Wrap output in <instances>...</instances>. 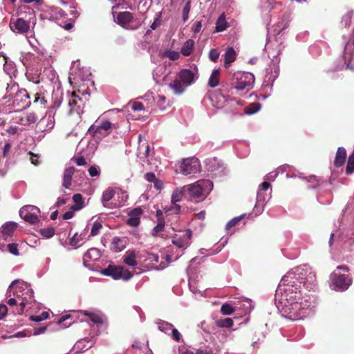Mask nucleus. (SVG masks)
<instances>
[{"mask_svg":"<svg viewBox=\"0 0 354 354\" xmlns=\"http://www.w3.org/2000/svg\"><path fill=\"white\" fill-rule=\"evenodd\" d=\"M16 289H17V288H16ZM13 295L15 296V298H10L8 301H7V304L10 306V307H12L14 308L15 306H17V304H18L20 301H21V299H23L24 298H22L19 294H18V291L17 290H15L13 291L12 292Z\"/></svg>","mask_w":354,"mask_h":354,"instance_id":"obj_32","label":"nucleus"},{"mask_svg":"<svg viewBox=\"0 0 354 354\" xmlns=\"http://www.w3.org/2000/svg\"><path fill=\"white\" fill-rule=\"evenodd\" d=\"M149 152V145H146L144 147V151H142V146L138 148V156L140 159H144L148 157Z\"/></svg>","mask_w":354,"mask_h":354,"instance_id":"obj_45","label":"nucleus"},{"mask_svg":"<svg viewBox=\"0 0 354 354\" xmlns=\"http://www.w3.org/2000/svg\"><path fill=\"white\" fill-rule=\"evenodd\" d=\"M143 210L141 207H138L131 210L129 213V218L127 220V223L131 227H137L140 223V216L142 214Z\"/></svg>","mask_w":354,"mask_h":354,"instance_id":"obj_13","label":"nucleus"},{"mask_svg":"<svg viewBox=\"0 0 354 354\" xmlns=\"http://www.w3.org/2000/svg\"><path fill=\"white\" fill-rule=\"evenodd\" d=\"M163 212H173L174 214H178L180 212V207L179 205H171L170 206H165L163 207Z\"/></svg>","mask_w":354,"mask_h":354,"instance_id":"obj_47","label":"nucleus"},{"mask_svg":"<svg viewBox=\"0 0 354 354\" xmlns=\"http://www.w3.org/2000/svg\"><path fill=\"white\" fill-rule=\"evenodd\" d=\"M132 109L133 111H142L144 110V105L142 102H134L132 104Z\"/></svg>","mask_w":354,"mask_h":354,"instance_id":"obj_52","label":"nucleus"},{"mask_svg":"<svg viewBox=\"0 0 354 354\" xmlns=\"http://www.w3.org/2000/svg\"><path fill=\"white\" fill-rule=\"evenodd\" d=\"M100 250L97 248H90L88 251L84 254V259L86 260H97L100 258Z\"/></svg>","mask_w":354,"mask_h":354,"instance_id":"obj_27","label":"nucleus"},{"mask_svg":"<svg viewBox=\"0 0 354 354\" xmlns=\"http://www.w3.org/2000/svg\"><path fill=\"white\" fill-rule=\"evenodd\" d=\"M352 17L353 12H347L342 17V24H343L345 27L350 26V25L351 24Z\"/></svg>","mask_w":354,"mask_h":354,"instance_id":"obj_39","label":"nucleus"},{"mask_svg":"<svg viewBox=\"0 0 354 354\" xmlns=\"http://www.w3.org/2000/svg\"><path fill=\"white\" fill-rule=\"evenodd\" d=\"M354 171V151L349 155L346 172L347 174H352Z\"/></svg>","mask_w":354,"mask_h":354,"instance_id":"obj_34","label":"nucleus"},{"mask_svg":"<svg viewBox=\"0 0 354 354\" xmlns=\"http://www.w3.org/2000/svg\"><path fill=\"white\" fill-rule=\"evenodd\" d=\"M281 303L282 304H292L299 301H302V295L301 291L297 290V288L287 286L281 293Z\"/></svg>","mask_w":354,"mask_h":354,"instance_id":"obj_5","label":"nucleus"},{"mask_svg":"<svg viewBox=\"0 0 354 354\" xmlns=\"http://www.w3.org/2000/svg\"><path fill=\"white\" fill-rule=\"evenodd\" d=\"M88 173H89L90 176L92 177L97 176L100 174L99 170L95 166H91L89 167Z\"/></svg>","mask_w":354,"mask_h":354,"instance_id":"obj_53","label":"nucleus"},{"mask_svg":"<svg viewBox=\"0 0 354 354\" xmlns=\"http://www.w3.org/2000/svg\"><path fill=\"white\" fill-rule=\"evenodd\" d=\"M123 262L131 267H135L138 265L136 261V254L135 250H128L123 256Z\"/></svg>","mask_w":354,"mask_h":354,"instance_id":"obj_20","label":"nucleus"},{"mask_svg":"<svg viewBox=\"0 0 354 354\" xmlns=\"http://www.w3.org/2000/svg\"><path fill=\"white\" fill-rule=\"evenodd\" d=\"M192 232L187 229L180 231L172 236V243L179 248L186 249L190 245Z\"/></svg>","mask_w":354,"mask_h":354,"instance_id":"obj_8","label":"nucleus"},{"mask_svg":"<svg viewBox=\"0 0 354 354\" xmlns=\"http://www.w3.org/2000/svg\"><path fill=\"white\" fill-rule=\"evenodd\" d=\"M183 196V191H175L171 195V203L173 205H177L176 203L182 200Z\"/></svg>","mask_w":354,"mask_h":354,"instance_id":"obj_40","label":"nucleus"},{"mask_svg":"<svg viewBox=\"0 0 354 354\" xmlns=\"http://www.w3.org/2000/svg\"><path fill=\"white\" fill-rule=\"evenodd\" d=\"M331 287L333 290L344 291L352 283V279L348 275L337 273L335 271L330 274Z\"/></svg>","mask_w":354,"mask_h":354,"instance_id":"obj_4","label":"nucleus"},{"mask_svg":"<svg viewBox=\"0 0 354 354\" xmlns=\"http://www.w3.org/2000/svg\"><path fill=\"white\" fill-rule=\"evenodd\" d=\"M8 251L15 254V255H19V250L17 248V245L15 243H10L8 245Z\"/></svg>","mask_w":354,"mask_h":354,"instance_id":"obj_50","label":"nucleus"},{"mask_svg":"<svg viewBox=\"0 0 354 354\" xmlns=\"http://www.w3.org/2000/svg\"><path fill=\"white\" fill-rule=\"evenodd\" d=\"M39 233L45 238L50 239L55 234V230L53 227L41 229Z\"/></svg>","mask_w":354,"mask_h":354,"instance_id":"obj_37","label":"nucleus"},{"mask_svg":"<svg viewBox=\"0 0 354 354\" xmlns=\"http://www.w3.org/2000/svg\"><path fill=\"white\" fill-rule=\"evenodd\" d=\"M82 240V234L78 236L77 233H75L73 236L70 240V245L75 247L78 248V243Z\"/></svg>","mask_w":354,"mask_h":354,"instance_id":"obj_48","label":"nucleus"},{"mask_svg":"<svg viewBox=\"0 0 354 354\" xmlns=\"http://www.w3.org/2000/svg\"><path fill=\"white\" fill-rule=\"evenodd\" d=\"M173 328V325L167 322H162L159 324L158 328L161 331L166 332L168 330H171Z\"/></svg>","mask_w":354,"mask_h":354,"instance_id":"obj_49","label":"nucleus"},{"mask_svg":"<svg viewBox=\"0 0 354 354\" xmlns=\"http://www.w3.org/2000/svg\"><path fill=\"white\" fill-rule=\"evenodd\" d=\"M166 100H167V98L165 96H163V95L158 96V100L157 101V104L162 111L165 110L167 107H169L171 106L169 102H168L167 105H165Z\"/></svg>","mask_w":354,"mask_h":354,"instance_id":"obj_43","label":"nucleus"},{"mask_svg":"<svg viewBox=\"0 0 354 354\" xmlns=\"http://www.w3.org/2000/svg\"><path fill=\"white\" fill-rule=\"evenodd\" d=\"M84 314L88 316L90 320L95 324H102L104 323L103 318L101 315L95 314L93 313H89L88 311H85Z\"/></svg>","mask_w":354,"mask_h":354,"instance_id":"obj_29","label":"nucleus"},{"mask_svg":"<svg viewBox=\"0 0 354 354\" xmlns=\"http://www.w3.org/2000/svg\"><path fill=\"white\" fill-rule=\"evenodd\" d=\"M236 53L232 47H227L224 54V66L228 68L236 60Z\"/></svg>","mask_w":354,"mask_h":354,"instance_id":"obj_19","label":"nucleus"},{"mask_svg":"<svg viewBox=\"0 0 354 354\" xmlns=\"http://www.w3.org/2000/svg\"><path fill=\"white\" fill-rule=\"evenodd\" d=\"M46 329H47V326H46L37 328L35 329L33 335H40L41 333H44L46 332Z\"/></svg>","mask_w":354,"mask_h":354,"instance_id":"obj_60","label":"nucleus"},{"mask_svg":"<svg viewBox=\"0 0 354 354\" xmlns=\"http://www.w3.org/2000/svg\"><path fill=\"white\" fill-rule=\"evenodd\" d=\"M73 160L75 162V163L78 165V166H82V165H86V160L84 157L81 156V157H78V158H73Z\"/></svg>","mask_w":354,"mask_h":354,"instance_id":"obj_56","label":"nucleus"},{"mask_svg":"<svg viewBox=\"0 0 354 354\" xmlns=\"http://www.w3.org/2000/svg\"><path fill=\"white\" fill-rule=\"evenodd\" d=\"M165 219L160 218L159 221H158V224L153 229L154 234L162 232L165 228Z\"/></svg>","mask_w":354,"mask_h":354,"instance_id":"obj_46","label":"nucleus"},{"mask_svg":"<svg viewBox=\"0 0 354 354\" xmlns=\"http://www.w3.org/2000/svg\"><path fill=\"white\" fill-rule=\"evenodd\" d=\"M115 128V124L108 120H100L92 124L89 127L88 133L94 137L103 138L110 134L113 129Z\"/></svg>","mask_w":354,"mask_h":354,"instance_id":"obj_2","label":"nucleus"},{"mask_svg":"<svg viewBox=\"0 0 354 354\" xmlns=\"http://www.w3.org/2000/svg\"><path fill=\"white\" fill-rule=\"evenodd\" d=\"M8 313V308L5 304H0V319H3Z\"/></svg>","mask_w":354,"mask_h":354,"instance_id":"obj_55","label":"nucleus"},{"mask_svg":"<svg viewBox=\"0 0 354 354\" xmlns=\"http://www.w3.org/2000/svg\"><path fill=\"white\" fill-rule=\"evenodd\" d=\"M168 86L174 91L175 95L182 94L187 88L182 81H179L178 77L172 82H170Z\"/></svg>","mask_w":354,"mask_h":354,"instance_id":"obj_15","label":"nucleus"},{"mask_svg":"<svg viewBox=\"0 0 354 354\" xmlns=\"http://www.w3.org/2000/svg\"><path fill=\"white\" fill-rule=\"evenodd\" d=\"M21 122V124L23 125H30L31 124H33L37 120V116L33 113H28L26 116L22 117L20 119Z\"/></svg>","mask_w":354,"mask_h":354,"instance_id":"obj_30","label":"nucleus"},{"mask_svg":"<svg viewBox=\"0 0 354 354\" xmlns=\"http://www.w3.org/2000/svg\"><path fill=\"white\" fill-rule=\"evenodd\" d=\"M160 25V20L159 17H156L152 24L151 25L150 28L151 30H156L159 26Z\"/></svg>","mask_w":354,"mask_h":354,"instance_id":"obj_64","label":"nucleus"},{"mask_svg":"<svg viewBox=\"0 0 354 354\" xmlns=\"http://www.w3.org/2000/svg\"><path fill=\"white\" fill-rule=\"evenodd\" d=\"M29 154L30 155V160L31 163L36 166L38 165L39 164L38 155L34 154L32 152H30Z\"/></svg>","mask_w":354,"mask_h":354,"instance_id":"obj_51","label":"nucleus"},{"mask_svg":"<svg viewBox=\"0 0 354 354\" xmlns=\"http://www.w3.org/2000/svg\"><path fill=\"white\" fill-rule=\"evenodd\" d=\"M346 158V151L344 147H339L337 150L334 165L336 167H340L344 165Z\"/></svg>","mask_w":354,"mask_h":354,"instance_id":"obj_17","label":"nucleus"},{"mask_svg":"<svg viewBox=\"0 0 354 354\" xmlns=\"http://www.w3.org/2000/svg\"><path fill=\"white\" fill-rule=\"evenodd\" d=\"M245 217V214H242L239 216H236L231 219L226 225L225 228L229 230L232 227L236 226L239 223V222Z\"/></svg>","mask_w":354,"mask_h":354,"instance_id":"obj_35","label":"nucleus"},{"mask_svg":"<svg viewBox=\"0 0 354 354\" xmlns=\"http://www.w3.org/2000/svg\"><path fill=\"white\" fill-rule=\"evenodd\" d=\"M73 200L75 203V205H72L71 209L73 210H80L84 206L83 198L82 194H75L73 196Z\"/></svg>","mask_w":354,"mask_h":354,"instance_id":"obj_26","label":"nucleus"},{"mask_svg":"<svg viewBox=\"0 0 354 354\" xmlns=\"http://www.w3.org/2000/svg\"><path fill=\"white\" fill-rule=\"evenodd\" d=\"M10 30L17 34L25 35L30 30V22L23 18H11L9 24Z\"/></svg>","mask_w":354,"mask_h":354,"instance_id":"obj_9","label":"nucleus"},{"mask_svg":"<svg viewBox=\"0 0 354 354\" xmlns=\"http://www.w3.org/2000/svg\"><path fill=\"white\" fill-rule=\"evenodd\" d=\"M254 83V76L251 73L247 72H236L233 75L232 80V87L228 92L232 91L233 89L237 91H249L252 88Z\"/></svg>","mask_w":354,"mask_h":354,"instance_id":"obj_1","label":"nucleus"},{"mask_svg":"<svg viewBox=\"0 0 354 354\" xmlns=\"http://www.w3.org/2000/svg\"><path fill=\"white\" fill-rule=\"evenodd\" d=\"M35 99L34 102H39L41 104H45L46 103V100H45L44 97H40L38 93H36L35 95Z\"/></svg>","mask_w":354,"mask_h":354,"instance_id":"obj_62","label":"nucleus"},{"mask_svg":"<svg viewBox=\"0 0 354 354\" xmlns=\"http://www.w3.org/2000/svg\"><path fill=\"white\" fill-rule=\"evenodd\" d=\"M102 228V225L98 221L94 222L91 230L90 236H95L99 234L100 230Z\"/></svg>","mask_w":354,"mask_h":354,"instance_id":"obj_38","label":"nucleus"},{"mask_svg":"<svg viewBox=\"0 0 354 354\" xmlns=\"http://www.w3.org/2000/svg\"><path fill=\"white\" fill-rule=\"evenodd\" d=\"M26 306V301H25V299H21V301H20V302L13 308V313L15 315H22L24 313Z\"/></svg>","mask_w":354,"mask_h":354,"instance_id":"obj_33","label":"nucleus"},{"mask_svg":"<svg viewBox=\"0 0 354 354\" xmlns=\"http://www.w3.org/2000/svg\"><path fill=\"white\" fill-rule=\"evenodd\" d=\"M172 329V337L174 340L176 342H179L180 339V334L178 332V330L176 328H171Z\"/></svg>","mask_w":354,"mask_h":354,"instance_id":"obj_59","label":"nucleus"},{"mask_svg":"<svg viewBox=\"0 0 354 354\" xmlns=\"http://www.w3.org/2000/svg\"><path fill=\"white\" fill-rule=\"evenodd\" d=\"M220 81V70L214 69L208 80V85L211 88H215L219 84Z\"/></svg>","mask_w":354,"mask_h":354,"instance_id":"obj_23","label":"nucleus"},{"mask_svg":"<svg viewBox=\"0 0 354 354\" xmlns=\"http://www.w3.org/2000/svg\"><path fill=\"white\" fill-rule=\"evenodd\" d=\"M74 211L75 210L71 209L70 211H67L66 212H65L62 216L63 219L68 220L73 218L74 216Z\"/></svg>","mask_w":354,"mask_h":354,"instance_id":"obj_61","label":"nucleus"},{"mask_svg":"<svg viewBox=\"0 0 354 354\" xmlns=\"http://www.w3.org/2000/svg\"><path fill=\"white\" fill-rule=\"evenodd\" d=\"M257 199L258 201H260V202L264 201L266 200V197H265L263 191H259V190L257 191Z\"/></svg>","mask_w":354,"mask_h":354,"instance_id":"obj_63","label":"nucleus"},{"mask_svg":"<svg viewBox=\"0 0 354 354\" xmlns=\"http://www.w3.org/2000/svg\"><path fill=\"white\" fill-rule=\"evenodd\" d=\"M209 59L213 62H216L220 56V52L217 48L211 49L208 54Z\"/></svg>","mask_w":354,"mask_h":354,"instance_id":"obj_41","label":"nucleus"},{"mask_svg":"<svg viewBox=\"0 0 354 354\" xmlns=\"http://www.w3.org/2000/svg\"><path fill=\"white\" fill-rule=\"evenodd\" d=\"M270 187V184L268 183V182H263L260 185H259V191H263V192H266L268 190V189Z\"/></svg>","mask_w":354,"mask_h":354,"instance_id":"obj_58","label":"nucleus"},{"mask_svg":"<svg viewBox=\"0 0 354 354\" xmlns=\"http://www.w3.org/2000/svg\"><path fill=\"white\" fill-rule=\"evenodd\" d=\"M163 56L169 58L170 60L175 61L178 59L180 55L178 52L174 50H166Z\"/></svg>","mask_w":354,"mask_h":354,"instance_id":"obj_42","label":"nucleus"},{"mask_svg":"<svg viewBox=\"0 0 354 354\" xmlns=\"http://www.w3.org/2000/svg\"><path fill=\"white\" fill-rule=\"evenodd\" d=\"M261 106L259 102H253L245 107V113L251 115L257 113L261 109Z\"/></svg>","mask_w":354,"mask_h":354,"instance_id":"obj_31","label":"nucleus"},{"mask_svg":"<svg viewBox=\"0 0 354 354\" xmlns=\"http://www.w3.org/2000/svg\"><path fill=\"white\" fill-rule=\"evenodd\" d=\"M30 96L27 91L26 89H21L16 93L13 100V104L21 108H24L30 104L28 100Z\"/></svg>","mask_w":354,"mask_h":354,"instance_id":"obj_12","label":"nucleus"},{"mask_svg":"<svg viewBox=\"0 0 354 354\" xmlns=\"http://www.w3.org/2000/svg\"><path fill=\"white\" fill-rule=\"evenodd\" d=\"M228 24L225 19V15L223 13L218 17L216 22V31L222 32L226 30Z\"/></svg>","mask_w":354,"mask_h":354,"instance_id":"obj_24","label":"nucleus"},{"mask_svg":"<svg viewBox=\"0 0 354 354\" xmlns=\"http://www.w3.org/2000/svg\"><path fill=\"white\" fill-rule=\"evenodd\" d=\"M102 273L104 275L110 276L115 280L128 281L133 277L131 272L121 266L109 265L102 271Z\"/></svg>","mask_w":354,"mask_h":354,"instance_id":"obj_3","label":"nucleus"},{"mask_svg":"<svg viewBox=\"0 0 354 354\" xmlns=\"http://www.w3.org/2000/svg\"><path fill=\"white\" fill-rule=\"evenodd\" d=\"M209 183L210 182L209 180H198L194 184L184 187L183 189L188 192L190 197L198 198L203 196L204 192L203 187Z\"/></svg>","mask_w":354,"mask_h":354,"instance_id":"obj_10","label":"nucleus"},{"mask_svg":"<svg viewBox=\"0 0 354 354\" xmlns=\"http://www.w3.org/2000/svg\"><path fill=\"white\" fill-rule=\"evenodd\" d=\"M19 282V279H16V280H14L11 284L8 287V290L6 292V296L7 297H11L12 295V288L14 287L15 285H16L17 283H18Z\"/></svg>","mask_w":354,"mask_h":354,"instance_id":"obj_57","label":"nucleus"},{"mask_svg":"<svg viewBox=\"0 0 354 354\" xmlns=\"http://www.w3.org/2000/svg\"><path fill=\"white\" fill-rule=\"evenodd\" d=\"M284 308L288 310L290 316L292 317L293 319H303L307 315V304H304L302 301L292 304H284Z\"/></svg>","mask_w":354,"mask_h":354,"instance_id":"obj_6","label":"nucleus"},{"mask_svg":"<svg viewBox=\"0 0 354 354\" xmlns=\"http://www.w3.org/2000/svg\"><path fill=\"white\" fill-rule=\"evenodd\" d=\"M215 324L220 328H231L234 325V322L231 318H224L217 319Z\"/></svg>","mask_w":354,"mask_h":354,"instance_id":"obj_28","label":"nucleus"},{"mask_svg":"<svg viewBox=\"0 0 354 354\" xmlns=\"http://www.w3.org/2000/svg\"><path fill=\"white\" fill-rule=\"evenodd\" d=\"M191 9V2L188 1L183 9V20L186 22L189 18V13Z\"/></svg>","mask_w":354,"mask_h":354,"instance_id":"obj_44","label":"nucleus"},{"mask_svg":"<svg viewBox=\"0 0 354 354\" xmlns=\"http://www.w3.org/2000/svg\"><path fill=\"white\" fill-rule=\"evenodd\" d=\"M133 15L129 11L120 12L117 17V22L122 27H125L129 23L132 21Z\"/></svg>","mask_w":354,"mask_h":354,"instance_id":"obj_18","label":"nucleus"},{"mask_svg":"<svg viewBox=\"0 0 354 354\" xmlns=\"http://www.w3.org/2000/svg\"><path fill=\"white\" fill-rule=\"evenodd\" d=\"M33 211L39 212V209L32 205L24 206L19 211L20 217L30 224H35L39 219Z\"/></svg>","mask_w":354,"mask_h":354,"instance_id":"obj_11","label":"nucleus"},{"mask_svg":"<svg viewBox=\"0 0 354 354\" xmlns=\"http://www.w3.org/2000/svg\"><path fill=\"white\" fill-rule=\"evenodd\" d=\"M200 162L196 158H188L183 159L180 163L179 169L180 173L183 175L195 174L200 171Z\"/></svg>","mask_w":354,"mask_h":354,"instance_id":"obj_7","label":"nucleus"},{"mask_svg":"<svg viewBox=\"0 0 354 354\" xmlns=\"http://www.w3.org/2000/svg\"><path fill=\"white\" fill-rule=\"evenodd\" d=\"M221 312L224 315H230L234 312V309L232 305L225 303L221 306Z\"/></svg>","mask_w":354,"mask_h":354,"instance_id":"obj_36","label":"nucleus"},{"mask_svg":"<svg viewBox=\"0 0 354 354\" xmlns=\"http://www.w3.org/2000/svg\"><path fill=\"white\" fill-rule=\"evenodd\" d=\"M145 178L148 182L150 183H153L156 180H157L155 174L152 172L147 173L145 175Z\"/></svg>","mask_w":354,"mask_h":354,"instance_id":"obj_54","label":"nucleus"},{"mask_svg":"<svg viewBox=\"0 0 354 354\" xmlns=\"http://www.w3.org/2000/svg\"><path fill=\"white\" fill-rule=\"evenodd\" d=\"M179 81H182L185 86H189L194 81V74L189 69H182L177 75Z\"/></svg>","mask_w":354,"mask_h":354,"instance_id":"obj_14","label":"nucleus"},{"mask_svg":"<svg viewBox=\"0 0 354 354\" xmlns=\"http://www.w3.org/2000/svg\"><path fill=\"white\" fill-rule=\"evenodd\" d=\"M194 46V41L192 39L187 40L181 48L180 52L184 56H189L192 54Z\"/></svg>","mask_w":354,"mask_h":354,"instance_id":"obj_25","label":"nucleus"},{"mask_svg":"<svg viewBox=\"0 0 354 354\" xmlns=\"http://www.w3.org/2000/svg\"><path fill=\"white\" fill-rule=\"evenodd\" d=\"M75 167H69L64 170L62 187L68 189L72 184L73 176L75 173Z\"/></svg>","mask_w":354,"mask_h":354,"instance_id":"obj_16","label":"nucleus"},{"mask_svg":"<svg viewBox=\"0 0 354 354\" xmlns=\"http://www.w3.org/2000/svg\"><path fill=\"white\" fill-rule=\"evenodd\" d=\"M115 194V191L113 187H109L105 191H104L102 193L101 201L104 207H109V202L113 198Z\"/></svg>","mask_w":354,"mask_h":354,"instance_id":"obj_21","label":"nucleus"},{"mask_svg":"<svg viewBox=\"0 0 354 354\" xmlns=\"http://www.w3.org/2000/svg\"><path fill=\"white\" fill-rule=\"evenodd\" d=\"M17 229V224L14 222H10L7 223L5 225H2L1 227V232L2 234L6 239V237L10 236L12 233L16 230Z\"/></svg>","mask_w":354,"mask_h":354,"instance_id":"obj_22","label":"nucleus"}]
</instances>
